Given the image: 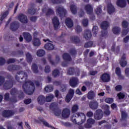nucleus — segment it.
<instances>
[{"instance_id":"1","label":"nucleus","mask_w":129,"mask_h":129,"mask_svg":"<svg viewBox=\"0 0 129 129\" xmlns=\"http://www.w3.org/2000/svg\"><path fill=\"white\" fill-rule=\"evenodd\" d=\"M23 88L25 93L28 95H31L35 91V85L34 83L31 81L26 82L23 85Z\"/></svg>"},{"instance_id":"2","label":"nucleus","mask_w":129,"mask_h":129,"mask_svg":"<svg viewBox=\"0 0 129 129\" xmlns=\"http://www.w3.org/2000/svg\"><path fill=\"white\" fill-rule=\"evenodd\" d=\"M15 78L17 81H20V78H21V80H23V81H26L27 78H28V75L26 73L21 71L17 73L16 75Z\"/></svg>"},{"instance_id":"3","label":"nucleus","mask_w":129,"mask_h":129,"mask_svg":"<svg viewBox=\"0 0 129 129\" xmlns=\"http://www.w3.org/2000/svg\"><path fill=\"white\" fill-rule=\"evenodd\" d=\"M108 27H109V23H108L107 21H104L101 23V28L102 30H103L102 31V36H103V37H105V36L107 35V31H106V30H107Z\"/></svg>"},{"instance_id":"4","label":"nucleus","mask_w":129,"mask_h":129,"mask_svg":"<svg viewBox=\"0 0 129 129\" xmlns=\"http://www.w3.org/2000/svg\"><path fill=\"white\" fill-rule=\"evenodd\" d=\"M56 12L57 15L59 16V17H65V15L67 14V11L63 7H56Z\"/></svg>"},{"instance_id":"5","label":"nucleus","mask_w":129,"mask_h":129,"mask_svg":"<svg viewBox=\"0 0 129 129\" xmlns=\"http://www.w3.org/2000/svg\"><path fill=\"white\" fill-rule=\"evenodd\" d=\"M74 96V90L71 89L69 91L68 94L66 98V101L67 102H70V100L72 99V98Z\"/></svg>"},{"instance_id":"6","label":"nucleus","mask_w":129,"mask_h":129,"mask_svg":"<svg viewBox=\"0 0 129 129\" xmlns=\"http://www.w3.org/2000/svg\"><path fill=\"white\" fill-rule=\"evenodd\" d=\"M17 18L19 21L23 24H27V23H28V18H27V16L24 14H20Z\"/></svg>"},{"instance_id":"7","label":"nucleus","mask_w":129,"mask_h":129,"mask_svg":"<svg viewBox=\"0 0 129 129\" xmlns=\"http://www.w3.org/2000/svg\"><path fill=\"white\" fill-rule=\"evenodd\" d=\"M119 64L121 67H125L126 66V64H127L126 56L125 54H123L119 61Z\"/></svg>"},{"instance_id":"8","label":"nucleus","mask_w":129,"mask_h":129,"mask_svg":"<svg viewBox=\"0 0 129 129\" xmlns=\"http://www.w3.org/2000/svg\"><path fill=\"white\" fill-rule=\"evenodd\" d=\"M71 111H70V109L68 108H64L62 112V117L63 118H68L69 116H70V113Z\"/></svg>"},{"instance_id":"9","label":"nucleus","mask_w":129,"mask_h":129,"mask_svg":"<svg viewBox=\"0 0 129 129\" xmlns=\"http://www.w3.org/2000/svg\"><path fill=\"white\" fill-rule=\"evenodd\" d=\"M103 114V112H102V110L100 109L97 110L94 115L95 119H101V118H102Z\"/></svg>"},{"instance_id":"10","label":"nucleus","mask_w":129,"mask_h":129,"mask_svg":"<svg viewBox=\"0 0 129 129\" xmlns=\"http://www.w3.org/2000/svg\"><path fill=\"white\" fill-rule=\"evenodd\" d=\"M32 44L34 47H40L41 46V40L37 37H34L32 41Z\"/></svg>"},{"instance_id":"11","label":"nucleus","mask_w":129,"mask_h":129,"mask_svg":"<svg viewBox=\"0 0 129 129\" xmlns=\"http://www.w3.org/2000/svg\"><path fill=\"white\" fill-rule=\"evenodd\" d=\"M52 23L53 24V26L54 27L55 30H57L58 28H59V26L60 23H59V19L56 17H54L52 19Z\"/></svg>"},{"instance_id":"12","label":"nucleus","mask_w":129,"mask_h":129,"mask_svg":"<svg viewBox=\"0 0 129 129\" xmlns=\"http://www.w3.org/2000/svg\"><path fill=\"white\" fill-rule=\"evenodd\" d=\"M101 79L103 82H108L110 80V76L108 74H104L101 77Z\"/></svg>"},{"instance_id":"13","label":"nucleus","mask_w":129,"mask_h":129,"mask_svg":"<svg viewBox=\"0 0 129 129\" xmlns=\"http://www.w3.org/2000/svg\"><path fill=\"white\" fill-rule=\"evenodd\" d=\"M44 48L48 51H51L52 50H54V48H55V45H54L52 42L50 41V42H48L45 45Z\"/></svg>"},{"instance_id":"14","label":"nucleus","mask_w":129,"mask_h":129,"mask_svg":"<svg viewBox=\"0 0 129 129\" xmlns=\"http://www.w3.org/2000/svg\"><path fill=\"white\" fill-rule=\"evenodd\" d=\"M70 84L72 87H76V85L78 84V79L77 78H73L71 79Z\"/></svg>"},{"instance_id":"15","label":"nucleus","mask_w":129,"mask_h":129,"mask_svg":"<svg viewBox=\"0 0 129 129\" xmlns=\"http://www.w3.org/2000/svg\"><path fill=\"white\" fill-rule=\"evenodd\" d=\"M42 12L43 13H45L47 16H50V15H53V14H54V11L53 10L50 8H47V6L42 9Z\"/></svg>"},{"instance_id":"16","label":"nucleus","mask_w":129,"mask_h":129,"mask_svg":"<svg viewBox=\"0 0 129 129\" xmlns=\"http://www.w3.org/2000/svg\"><path fill=\"white\" fill-rule=\"evenodd\" d=\"M24 38L27 42H31L32 40V35L29 32H24L23 34Z\"/></svg>"},{"instance_id":"17","label":"nucleus","mask_w":129,"mask_h":129,"mask_svg":"<svg viewBox=\"0 0 129 129\" xmlns=\"http://www.w3.org/2000/svg\"><path fill=\"white\" fill-rule=\"evenodd\" d=\"M85 10L87 12V14L88 15H91L93 12V9L91 5H87L85 6Z\"/></svg>"},{"instance_id":"18","label":"nucleus","mask_w":129,"mask_h":129,"mask_svg":"<svg viewBox=\"0 0 129 129\" xmlns=\"http://www.w3.org/2000/svg\"><path fill=\"white\" fill-rule=\"evenodd\" d=\"M116 5L120 8H124L126 6V2L125 0H118Z\"/></svg>"},{"instance_id":"19","label":"nucleus","mask_w":129,"mask_h":129,"mask_svg":"<svg viewBox=\"0 0 129 129\" xmlns=\"http://www.w3.org/2000/svg\"><path fill=\"white\" fill-rule=\"evenodd\" d=\"M13 87V81H7L4 84L5 89H10Z\"/></svg>"},{"instance_id":"20","label":"nucleus","mask_w":129,"mask_h":129,"mask_svg":"<svg viewBox=\"0 0 129 129\" xmlns=\"http://www.w3.org/2000/svg\"><path fill=\"white\" fill-rule=\"evenodd\" d=\"M14 113H15L13 112V111L5 110L4 111L3 115L4 117H10V116L14 115Z\"/></svg>"},{"instance_id":"21","label":"nucleus","mask_w":129,"mask_h":129,"mask_svg":"<svg viewBox=\"0 0 129 129\" xmlns=\"http://www.w3.org/2000/svg\"><path fill=\"white\" fill-rule=\"evenodd\" d=\"M21 69V67L18 66H9L8 67V70L9 71H15V70H19Z\"/></svg>"},{"instance_id":"22","label":"nucleus","mask_w":129,"mask_h":129,"mask_svg":"<svg viewBox=\"0 0 129 129\" xmlns=\"http://www.w3.org/2000/svg\"><path fill=\"white\" fill-rule=\"evenodd\" d=\"M65 23L66 26H67V27H69L70 29V28H72V27H73V21H72V20H71V19L67 18L66 20Z\"/></svg>"},{"instance_id":"23","label":"nucleus","mask_w":129,"mask_h":129,"mask_svg":"<svg viewBox=\"0 0 129 129\" xmlns=\"http://www.w3.org/2000/svg\"><path fill=\"white\" fill-rule=\"evenodd\" d=\"M89 106L91 109H96L98 106L97 101H91L90 103Z\"/></svg>"},{"instance_id":"24","label":"nucleus","mask_w":129,"mask_h":129,"mask_svg":"<svg viewBox=\"0 0 129 129\" xmlns=\"http://www.w3.org/2000/svg\"><path fill=\"white\" fill-rule=\"evenodd\" d=\"M115 73L120 79H123V78H124V77L121 75V71L120 70V68H116L115 70Z\"/></svg>"},{"instance_id":"25","label":"nucleus","mask_w":129,"mask_h":129,"mask_svg":"<svg viewBox=\"0 0 129 129\" xmlns=\"http://www.w3.org/2000/svg\"><path fill=\"white\" fill-rule=\"evenodd\" d=\"M92 36V35H91V32H90V31L87 30L85 31L84 37L86 40H89Z\"/></svg>"},{"instance_id":"26","label":"nucleus","mask_w":129,"mask_h":129,"mask_svg":"<svg viewBox=\"0 0 129 129\" xmlns=\"http://www.w3.org/2000/svg\"><path fill=\"white\" fill-rule=\"evenodd\" d=\"M114 7H113V6H112V5H111V4L109 3L108 5V14L110 15L111 14H112V13H114Z\"/></svg>"},{"instance_id":"27","label":"nucleus","mask_w":129,"mask_h":129,"mask_svg":"<svg viewBox=\"0 0 129 129\" xmlns=\"http://www.w3.org/2000/svg\"><path fill=\"white\" fill-rule=\"evenodd\" d=\"M11 28L12 31H16L19 28V23L15 22L11 24Z\"/></svg>"},{"instance_id":"28","label":"nucleus","mask_w":129,"mask_h":129,"mask_svg":"<svg viewBox=\"0 0 129 129\" xmlns=\"http://www.w3.org/2000/svg\"><path fill=\"white\" fill-rule=\"evenodd\" d=\"M79 115H80V113L78 112L76 113H75L73 115L72 117V120L74 123H77V121H76V118L79 117Z\"/></svg>"},{"instance_id":"29","label":"nucleus","mask_w":129,"mask_h":129,"mask_svg":"<svg viewBox=\"0 0 129 129\" xmlns=\"http://www.w3.org/2000/svg\"><path fill=\"white\" fill-rule=\"evenodd\" d=\"M45 54V50L43 49H39L36 52V55L38 57H43Z\"/></svg>"},{"instance_id":"30","label":"nucleus","mask_w":129,"mask_h":129,"mask_svg":"<svg viewBox=\"0 0 129 129\" xmlns=\"http://www.w3.org/2000/svg\"><path fill=\"white\" fill-rule=\"evenodd\" d=\"M37 100L39 104H43L45 103V97L43 96H39L38 97Z\"/></svg>"},{"instance_id":"31","label":"nucleus","mask_w":129,"mask_h":129,"mask_svg":"<svg viewBox=\"0 0 129 129\" xmlns=\"http://www.w3.org/2000/svg\"><path fill=\"white\" fill-rule=\"evenodd\" d=\"M79 117L81 118L82 121V122L80 123V124L83 123V122H84V121L86 120V116L83 113H80V115Z\"/></svg>"},{"instance_id":"32","label":"nucleus","mask_w":129,"mask_h":129,"mask_svg":"<svg viewBox=\"0 0 129 129\" xmlns=\"http://www.w3.org/2000/svg\"><path fill=\"white\" fill-rule=\"evenodd\" d=\"M95 96V93L93 91H90L88 93V99H93Z\"/></svg>"},{"instance_id":"33","label":"nucleus","mask_w":129,"mask_h":129,"mask_svg":"<svg viewBox=\"0 0 129 129\" xmlns=\"http://www.w3.org/2000/svg\"><path fill=\"white\" fill-rule=\"evenodd\" d=\"M71 41L73 42V43H76V44H77V43H79L80 40H79V37L77 36H72L71 37Z\"/></svg>"},{"instance_id":"34","label":"nucleus","mask_w":129,"mask_h":129,"mask_svg":"<svg viewBox=\"0 0 129 129\" xmlns=\"http://www.w3.org/2000/svg\"><path fill=\"white\" fill-rule=\"evenodd\" d=\"M105 109L104 113L106 115H109L110 114V111H109V106L107 105H105L104 106Z\"/></svg>"},{"instance_id":"35","label":"nucleus","mask_w":129,"mask_h":129,"mask_svg":"<svg viewBox=\"0 0 129 129\" xmlns=\"http://www.w3.org/2000/svg\"><path fill=\"white\" fill-rule=\"evenodd\" d=\"M71 11L73 15H75L77 13V8L76 6L73 5L71 6Z\"/></svg>"},{"instance_id":"36","label":"nucleus","mask_w":129,"mask_h":129,"mask_svg":"<svg viewBox=\"0 0 129 129\" xmlns=\"http://www.w3.org/2000/svg\"><path fill=\"white\" fill-rule=\"evenodd\" d=\"M54 98V95L52 94H49L45 99L46 101L47 102H50V101H52V99Z\"/></svg>"},{"instance_id":"37","label":"nucleus","mask_w":129,"mask_h":129,"mask_svg":"<svg viewBox=\"0 0 129 129\" xmlns=\"http://www.w3.org/2000/svg\"><path fill=\"white\" fill-rule=\"evenodd\" d=\"M62 57L65 61H70L71 60V57H70L68 53L63 54Z\"/></svg>"},{"instance_id":"38","label":"nucleus","mask_w":129,"mask_h":129,"mask_svg":"<svg viewBox=\"0 0 129 129\" xmlns=\"http://www.w3.org/2000/svg\"><path fill=\"white\" fill-rule=\"evenodd\" d=\"M8 15L9 11H6L5 12H4L1 17L0 21H1V22H2V21H4V20H5V19H6L7 17H8Z\"/></svg>"},{"instance_id":"39","label":"nucleus","mask_w":129,"mask_h":129,"mask_svg":"<svg viewBox=\"0 0 129 129\" xmlns=\"http://www.w3.org/2000/svg\"><path fill=\"white\" fill-rule=\"evenodd\" d=\"M60 75V72L57 69L54 70L52 72V76L53 77H58Z\"/></svg>"},{"instance_id":"40","label":"nucleus","mask_w":129,"mask_h":129,"mask_svg":"<svg viewBox=\"0 0 129 129\" xmlns=\"http://www.w3.org/2000/svg\"><path fill=\"white\" fill-rule=\"evenodd\" d=\"M45 90L46 92H51L53 91V87L52 85H48L45 87Z\"/></svg>"},{"instance_id":"41","label":"nucleus","mask_w":129,"mask_h":129,"mask_svg":"<svg viewBox=\"0 0 129 129\" xmlns=\"http://www.w3.org/2000/svg\"><path fill=\"white\" fill-rule=\"evenodd\" d=\"M79 109V106L78 105H74L72 108V112H76Z\"/></svg>"},{"instance_id":"42","label":"nucleus","mask_w":129,"mask_h":129,"mask_svg":"<svg viewBox=\"0 0 129 129\" xmlns=\"http://www.w3.org/2000/svg\"><path fill=\"white\" fill-rule=\"evenodd\" d=\"M114 34H118L120 32V28L119 27H115L112 29Z\"/></svg>"},{"instance_id":"43","label":"nucleus","mask_w":129,"mask_h":129,"mask_svg":"<svg viewBox=\"0 0 129 129\" xmlns=\"http://www.w3.org/2000/svg\"><path fill=\"white\" fill-rule=\"evenodd\" d=\"M98 30V27L95 26L93 28V33L94 34V36L96 37V34H97V30Z\"/></svg>"},{"instance_id":"44","label":"nucleus","mask_w":129,"mask_h":129,"mask_svg":"<svg viewBox=\"0 0 129 129\" xmlns=\"http://www.w3.org/2000/svg\"><path fill=\"white\" fill-rule=\"evenodd\" d=\"M26 58L28 62H29V63L32 62V55H31V54H30V53H27L26 54Z\"/></svg>"},{"instance_id":"45","label":"nucleus","mask_w":129,"mask_h":129,"mask_svg":"<svg viewBox=\"0 0 129 129\" xmlns=\"http://www.w3.org/2000/svg\"><path fill=\"white\" fill-rule=\"evenodd\" d=\"M32 69L34 73H38V67H37V64H33Z\"/></svg>"},{"instance_id":"46","label":"nucleus","mask_w":129,"mask_h":129,"mask_svg":"<svg viewBox=\"0 0 129 129\" xmlns=\"http://www.w3.org/2000/svg\"><path fill=\"white\" fill-rule=\"evenodd\" d=\"M82 24L84 27H87L88 26V20L87 19L83 20Z\"/></svg>"},{"instance_id":"47","label":"nucleus","mask_w":129,"mask_h":129,"mask_svg":"<svg viewBox=\"0 0 129 129\" xmlns=\"http://www.w3.org/2000/svg\"><path fill=\"white\" fill-rule=\"evenodd\" d=\"M122 27L124 28V29H126V28L128 27V23L125 21H123L122 22Z\"/></svg>"},{"instance_id":"48","label":"nucleus","mask_w":129,"mask_h":129,"mask_svg":"<svg viewBox=\"0 0 129 129\" xmlns=\"http://www.w3.org/2000/svg\"><path fill=\"white\" fill-rule=\"evenodd\" d=\"M105 101L107 103H112V102H113V99L111 98H106L105 99Z\"/></svg>"},{"instance_id":"49","label":"nucleus","mask_w":129,"mask_h":129,"mask_svg":"<svg viewBox=\"0 0 129 129\" xmlns=\"http://www.w3.org/2000/svg\"><path fill=\"white\" fill-rule=\"evenodd\" d=\"M35 13H36V10L33 8H30L28 10V13L30 15H35Z\"/></svg>"},{"instance_id":"50","label":"nucleus","mask_w":129,"mask_h":129,"mask_svg":"<svg viewBox=\"0 0 129 129\" xmlns=\"http://www.w3.org/2000/svg\"><path fill=\"white\" fill-rule=\"evenodd\" d=\"M117 96L119 99H122V98H124V96H125V95L124 94V93H119L117 94Z\"/></svg>"},{"instance_id":"51","label":"nucleus","mask_w":129,"mask_h":129,"mask_svg":"<svg viewBox=\"0 0 129 129\" xmlns=\"http://www.w3.org/2000/svg\"><path fill=\"white\" fill-rule=\"evenodd\" d=\"M87 122L89 123L91 125H92V124L95 122V121L92 118H89L87 120Z\"/></svg>"},{"instance_id":"52","label":"nucleus","mask_w":129,"mask_h":129,"mask_svg":"<svg viewBox=\"0 0 129 129\" xmlns=\"http://www.w3.org/2000/svg\"><path fill=\"white\" fill-rule=\"evenodd\" d=\"M93 44L92 41H89L85 44V48H90V47H92Z\"/></svg>"},{"instance_id":"53","label":"nucleus","mask_w":129,"mask_h":129,"mask_svg":"<svg viewBox=\"0 0 129 129\" xmlns=\"http://www.w3.org/2000/svg\"><path fill=\"white\" fill-rule=\"evenodd\" d=\"M126 113H125V111H121V117L122 119H125L126 118Z\"/></svg>"},{"instance_id":"54","label":"nucleus","mask_w":129,"mask_h":129,"mask_svg":"<svg viewBox=\"0 0 129 129\" xmlns=\"http://www.w3.org/2000/svg\"><path fill=\"white\" fill-rule=\"evenodd\" d=\"M129 30L127 29L126 30H123L122 32V36L123 37L126 35H127V33H128Z\"/></svg>"},{"instance_id":"55","label":"nucleus","mask_w":129,"mask_h":129,"mask_svg":"<svg viewBox=\"0 0 129 129\" xmlns=\"http://www.w3.org/2000/svg\"><path fill=\"white\" fill-rule=\"evenodd\" d=\"M76 31L78 33H81V32L82 31V29H81V27H80V26L79 25H78L76 27Z\"/></svg>"},{"instance_id":"56","label":"nucleus","mask_w":129,"mask_h":129,"mask_svg":"<svg viewBox=\"0 0 129 129\" xmlns=\"http://www.w3.org/2000/svg\"><path fill=\"white\" fill-rule=\"evenodd\" d=\"M5 63H6V60L5 58L0 57V66L4 65Z\"/></svg>"},{"instance_id":"57","label":"nucleus","mask_w":129,"mask_h":129,"mask_svg":"<svg viewBox=\"0 0 129 129\" xmlns=\"http://www.w3.org/2000/svg\"><path fill=\"white\" fill-rule=\"evenodd\" d=\"M54 114L56 116H60V114H61V110H56L54 111Z\"/></svg>"},{"instance_id":"58","label":"nucleus","mask_w":129,"mask_h":129,"mask_svg":"<svg viewBox=\"0 0 129 129\" xmlns=\"http://www.w3.org/2000/svg\"><path fill=\"white\" fill-rule=\"evenodd\" d=\"M50 71H51V70L50 69V67L49 66H46L44 69V72H45V73H49Z\"/></svg>"},{"instance_id":"59","label":"nucleus","mask_w":129,"mask_h":129,"mask_svg":"<svg viewBox=\"0 0 129 129\" xmlns=\"http://www.w3.org/2000/svg\"><path fill=\"white\" fill-rule=\"evenodd\" d=\"M17 89H13L11 91V94L12 95H17Z\"/></svg>"},{"instance_id":"60","label":"nucleus","mask_w":129,"mask_h":129,"mask_svg":"<svg viewBox=\"0 0 129 129\" xmlns=\"http://www.w3.org/2000/svg\"><path fill=\"white\" fill-rule=\"evenodd\" d=\"M86 115L88 117H92V116H93V112L92 111H88L87 112Z\"/></svg>"},{"instance_id":"61","label":"nucleus","mask_w":129,"mask_h":129,"mask_svg":"<svg viewBox=\"0 0 129 129\" xmlns=\"http://www.w3.org/2000/svg\"><path fill=\"white\" fill-rule=\"evenodd\" d=\"M95 12L97 15H99L100 14H101V8H98L97 9L95 10Z\"/></svg>"},{"instance_id":"62","label":"nucleus","mask_w":129,"mask_h":129,"mask_svg":"<svg viewBox=\"0 0 129 129\" xmlns=\"http://www.w3.org/2000/svg\"><path fill=\"white\" fill-rule=\"evenodd\" d=\"M60 90L62 92H64V91H66V85H61Z\"/></svg>"},{"instance_id":"63","label":"nucleus","mask_w":129,"mask_h":129,"mask_svg":"<svg viewBox=\"0 0 129 129\" xmlns=\"http://www.w3.org/2000/svg\"><path fill=\"white\" fill-rule=\"evenodd\" d=\"M125 75L127 77H129V68H126L125 69Z\"/></svg>"},{"instance_id":"64","label":"nucleus","mask_w":129,"mask_h":129,"mask_svg":"<svg viewBox=\"0 0 129 129\" xmlns=\"http://www.w3.org/2000/svg\"><path fill=\"white\" fill-rule=\"evenodd\" d=\"M32 102V100L31 99H27L24 100V103L25 104H30Z\"/></svg>"}]
</instances>
